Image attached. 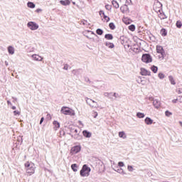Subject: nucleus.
Masks as SVG:
<instances>
[{"label": "nucleus", "mask_w": 182, "mask_h": 182, "mask_svg": "<svg viewBox=\"0 0 182 182\" xmlns=\"http://www.w3.org/2000/svg\"><path fill=\"white\" fill-rule=\"evenodd\" d=\"M25 168H26V173L28 174L29 176H32L33 174H35V164L32 162L27 161L24 164Z\"/></svg>", "instance_id": "obj_1"}, {"label": "nucleus", "mask_w": 182, "mask_h": 182, "mask_svg": "<svg viewBox=\"0 0 182 182\" xmlns=\"http://www.w3.org/2000/svg\"><path fill=\"white\" fill-rule=\"evenodd\" d=\"M90 168H89L87 165H83L82 169L80 171L81 177H89L90 174Z\"/></svg>", "instance_id": "obj_2"}, {"label": "nucleus", "mask_w": 182, "mask_h": 182, "mask_svg": "<svg viewBox=\"0 0 182 182\" xmlns=\"http://www.w3.org/2000/svg\"><path fill=\"white\" fill-rule=\"evenodd\" d=\"M63 114L68 115V116H75V110L72 109L68 107H63L60 110Z\"/></svg>", "instance_id": "obj_3"}, {"label": "nucleus", "mask_w": 182, "mask_h": 182, "mask_svg": "<svg viewBox=\"0 0 182 182\" xmlns=\"http://www.w3.org/2000/svg\"><path fill=\"white\" fill-rule=\"evenodd\" d=\"M156 52L159 53V59L160 60H163L164 59V56H166V52L161 46H156Z\"/></svg>", "instance_id": "obj_4"}, {"label": "nucleus", "mask_w": 182, "mask_h": 182, "mask_svg": "<svg viewBox=\"0 0 182 182\" xmlns=\"http://www.w3.org/2000/svg\"><path fill=\"white\" fill-rule=\"evenodd\" d=\"M70 134L72 137L74 139H77L79 134H80V130L77 129V128H70Z\"/></svg>", "instance_id": "obj_5"}, {"label": "nucleus", "mask_w": 182, "mask_h": 182, "mask_svg": "<svg viewBox=\"0 0 182 182\" xmlns=\"http://www.w3.org/2000/svg\"><path fill=\"white\" fill-rule=\"evenodd\" d=\"M27 26L31 29V31H36L39 28V25L33 21H29L27 23Z\"/></svg>", "instance_id": "obj_6"}, {"label": "nucleus", "mask_w": 182, "mask_h": 182, "mask_svg": "<svg viewBox=\"0 0 182 182\" xmlns=\"http://www.w3.org/2000/svg\"><path fill=\"white\" fill-rule=\"evenodd\" d=\"M142 62H144V63H150L152 62L153 59L151 58V55L149 54H144L141 58Z\"/></svg>", "instance_id": "obj_7"}, {"label": "nucleus", "mask_w": 182, "mask_h": 182, "mask_svg": "<svg viewBox=\"0 0 182 182\" xmlns=\"http://www.w3.org/2000/svg\"><path fill=\"white\" fill-rule=\"evenodd\" d=\"M32 60H34L35 62H42L43 60V57L38 55V54H33L31 56Z\"/></svg>", "instance_id": "obj_8"}, {"label": "nucleus", "mask_w": 182, "mask_h": 182, "mask_svg": "<svg viewBox=\"0 0 182 182\" xmlns=\"http://www.w3.org/2000/svg\"><path fill=\"white\" fill-rule=\"evenodd\" d=\"M163 6V4L160 3V1H156L154 5V9L156 10V12H161L163 9H161Z\"/></svg>", "instance_id": "obj_9"}, {"label": "nucleus", "mask_w": 182, "mask_h": 182, "mask_svg": "<svg viewBox=\"0 0 182 182\" xmlns=\"http://www.w3.org/2000/svg\"><path fill=\"white\" fill-rule=\"evenodd\" d=\"M86 102H87V105L91 106V107H99V105L95 101L92 100L90 98H86Z\"/></svg>", "instance_id": "obj_10"}, {"label": "nucleus", "mask_w": 182, "mask_h": 182, "mask_svg": "<svg viewBox=\"0 0 182 182\" xmlns=\"http://www.w3.org/2000/svg\"><path fill=\"white\" fill-rule=\"evenodd\" d=\"M81 148L79 146H75L71 148L70 153L71 154H77V153H79L80 151Z\"/></svg>", "instance_id": "obj_11"}, {"label": "nucleus", "mask_w": 182, "mask_h": 182, "mask_svg": "<svg viewBox=\"0 0 182 182\" xmlns=\"http://www.w3.org/2000/svg\"><path fill=\"white\" fill-rule=\"evenodd\" d=\"M120 11L122 14H127V12H129V6L124 4L120 7Z\"/></svg>", "instance_id": "obj_12"}, {"label": "nucleus", "mask_w": 182, "mask_h": 182, "mask_svg": "<svg viewBox=\"0 0 182 182\" xmlns=\"http://www.w3.org/2000/svg\"><path fill=\"white\" fill-rule=\"evenodd\" d=\"M125 49L130 48L131 50H133V48H132V42L130 41H127L124 45Z\"/></svg>", "instance_id": "obj_13"}, {"label": "nucleus", "mask_w": 182, "mask_h": 182, "mask_svg": "<svg viewBox=\"0 0 182 182\" xmlns=\"http://www.w3.org/2000/svg\"><path fill=\"white\" fill-rule=\"evenodd\" d=\"M141 75L142 76H150V71H149L146 69H141Z\"/></svg>", "instance_id": "obj_14"}, {"label": "nucleus", "mask_w": 182, "mask_h": 182, "mask_svg": "<svg viewBox=\"0 0 182 182\" xmlns=\"http://www.w3.org/2000/svg\"><path fill=\"white\" fill-rule=\"evenodd\" d=\"M159 14V17L160 18V19H167V16H166V14H164V13L163 12V10H161V11H158Z\"/></svg>", "instance_id": "obj_15"}, {"label": "nucleus", "mask_w": 182, "mask_h": 182, "mask_svg": "<svg viewBox=\"0 0 182 182\" xmlns=\"http://www.w3.org/2000/svg\"><path fill=\"white\" fill-rule=\"evenodd\" d=\"M60 4H61V5H63V6H66L68 5H70V1L69 0H60Z\"/></svg>", "instance_id": "obj_16"}, {"label": "nucleus", "mask_w": 182, "mask_h": 182, "mask_svg": "<svg viewBox=\"0 0 182 182\" xmlns=\"http://www.w3.org/2000/svg\"><path fill=\"white\" fill-rule=\"evenodd\" d=\"M8 52L10 55H14L15 53V48L10 46L8 47Z\"/></svg>", "instance_id": "obj_17"}, {"label": "nucleus", "mask_w": 182, "mask_h": 182, "mask_svg": "<svg viewBox=\"0 0 182 182\" xmlns=\"http://www.w3.org/2000/svg\"><path fill=\"white\" fill-rule=\"evenodd\" d=\"M145 123L146 124H153V119H151L150 117H146L145 119Z\"/></svg>", "instance_id": "obj_18"}, {"label": "nucleus", "mask_w": 182, "mask_h": 182, "mask_svg": "<svg viewBox=\"0 0 182 182\" xmlns=\"http://www.w3.org/2000/svg\"><path fill=\"white\" fill-rule=\"evenodd\" d=\"M53 124L55 126V130H58V129H59V127H60V124L58 121H54L53 122Z\"/></svg>", "instance_id": "obj_19"}, {"label": "nucleus", "mask_w": 182, "mask_h": 182, "mask_svg": "<svg viewBox=\"0 0 182 182\" xmlns=\"http://www.w3.org/2000/svg\"><path fill=\"white\" fill-rule=\"evenodd\" d=\"M83 136H85V137H92V134L87 131H83L82 132Z\"/></svg>", "instance_id": "obj_20"}, {"label": "nucleus", "mask_w": 182, "mask_h": 182, "mask_svg": "<svg viewBox=\"0 0 182 182\" xmlns=\"http://www.w3.org/2000/svg\"><path fill=\"white\" fill-rule=\"evenodd\" d=\"M27 6H28V8H31V9H33V8H35L36 5H35V4H33V2L28 1L27 3Z\"/></svg>", "instance_id": "obj_21"}, {"label": "nucleus", "mask_w": 182, "mask_h": 182, "mask_svg": "<svg viewBox=\"0 0 182 182\" xmlns=\"http://www.w3.org/2000/svg\"><path fill=\"white\" fill-rule=\"evenodd\" d=\"M105 46H107V48H109V49H113V48H114V44H113V43L107 42L105 43Z\"/></svg>", "instance_id": "obj_22"}, {"label": "nucleus", "mask_w": 182, "mask_h": 182, "mask_svg": "<svg viewBox=\"0 0 182 182\" xmlns=\"http://www.w3.org/2000/svg\"><path fill=\"white\" fill-rule=\"evenodd\" d=\"M105 39H107V41H112L113 39V35L112 34H106L105 36Z\"/></svg>", "instance_id": "obj_23"}, {"label": "nucleus", "mask_w": 182, "mask_h": 182, "mask_svg": "<svg viewBox=\"0 0 182 182\" xmlns=\"http://www.w3.org/2000/svg\"><path fill=\"white\" fill-rule=\"evenodd\" d=\"M119 137H121V139H126V133H124V132H119Z\"/></svg>", "instance_id": "obj_24"}, {"label": "nucleus", "mask_w": 182, "mask_h": 182, "mask_svg": "<svg viewBox=\"0 0 182 182\" xmlns=\"http://www.w3.org/2000/svg\"><path fill=\"white\" fill-rule=\"evenodd\" d=\"M71 168H72L73 171H75L76 173V171H77V164H72Z\"/></svg>", "instance_id": "obj_25"}, {"label": "nucleus", "mask_w": 182, "mask_h": 182, "mask_svg": "<svg viewBox=\"0 0 182 182\" xmlns=\"http://www.w3.org/2000/svg\"><path fill=\"white\" fill-rule=\"evenodd\" d=\"M112 4L114 8H116V9H119V3L117 1L113 0L112 1Z\"/></svg>", "instance_id": "obj_26"}, {"label": "nucleus", "mask_w": 182, "mask_h": 182, "mask_svg": "<svg viewBox=\"0 0 182 182\" xmlns=\"http://www.w3.org/2000/svg\"><path fill=\"white\" fill-rule=\"evenodd\" d=\"M161 35H162V36H167V31L165 28H162L161 30Z\"/></svg>", "instance_id": "obj_27"}, {"label": "nucleus", "mask_w": 182, "mask_h": 182, "mask_svg": "<svg viewBox=\"0 0 182 182\" xmlns=\"http://www.w3.org/2000/svg\"><path fill=\"white\" fill-rule=\"evenodd\" d=\"M128 28L129 31H132V32H134V31H136V26L133 24L130 25Z\"/></svg>", "instance_id": "obj_28"}, {"label": "nucleus", "mask_w": 182, "mask_h": 182, "mask_svg": "<svg viewBox=\"0 0 182 182\" xmlns=\"http://www.w3.org/2000/svg\"><path fill=\"white\" fill-rule=\"evenodd\" d=\"M109 26L110 29H112V31H114V29H116V26L113 23H110L109 24Z\"/></svg>", "instance_id": "obj_29"}, {"label": "nucleus", "mask_w": 182, "mask_h": 182, "mask_svg": "<svg viewBox=\"0 0 182 182\" xmlns=\"http://www.w3.org/2000/svg\"><path fill=\"white\" fill-rule=\"evenodd\" d=\"M168 79H169L171 85H176V81H174V78H173V76H169Z\"/></svg>", "instance_id": "obj_30"}, {"label": "nucleus", "mask_w": 182, "mask_h": 182, "mask_svg": "<svg viewBox=\"0 0 182 182\" xmlns=\"http://www.w3.org/2000/svg\"><path fill=\"white\" fill-rule=\"evenodd\" d=\"M137 117H139V119H143V117H144V114L141 112H138L136 114Z\"/></svg>", "instance_id": "obj_31"}, {"label": "nucleus", "mask_w": 182, "mask_h": 182, "mask_svg": "<svg viewBox=\"0 0 182 182\" xmlns=\"http://www.w3.org/2000/svg\"><path fill=\"white\" fill-rule=\"evenodd\" d=\"M96 33L97 35H103V30L100 29V28H98L97 29L96 31Z\"/></svg>", "instance_id": "obj_32"}, {"label": "nucleus", "mask_w": 182, "mask_h": 182, "mask_svg": "<svg viewBox=\"0 0 182 182\" xmlns=\"http://www.w3.org/2000/svg\"><path fill=\"white\" fill-rule=\"evenodd\" d=\"M176 28H181V26H182V23H181V21H176Z\"/></svg>", "instance_id": "obj_33"}, {"label": "nucleus", "mask_w": 182, "mask_h": 182, "mask_svg": "<svg viewBox=\"0 0 182 182\" xmlns=\"http://www.w3.org/2000/svg\"><path fill=\"white\" fill-rule=\"evenodd\" d=\"M171 114H173V113H171L170 111L167 110L165 112V115L167 117H170V116H171Z\"/></svg>", "instance_id": "obj_34"}, {"label": "nucleus", "mask_w": 182, "mask_h": 182, "mask_svg": "<svg viewBox=\"0 0 182 182\" xmlns=\"http://www.w3.org/2000/svg\"><path fill=\"white\" fill-rule=\"evenodd\" d=\"M104 18V21H105V22H109V21H110V18H109V16H103Z\"/></svg>", "instance_id": "obj_35"}, {"label": "nucleus", "mask_w": 182, "mask_h": 182, "mask_svg": "<svg viewBox=\"0 0 182 182\" xmlns=\"http://www.w3.org/2000/svg\"><path fill=\"white\" fill-rule=\"evenodd\" d=\"M14 116H19L21 114V111H14Z\"/></svg>", "instance_id": "obj_36"}, {"label": "nucleus", "mask_w": 182, "mask_h": 182, "mask_svg": "<svg viewBox=\"0 0 182 182\" xmlns=\"http://www.w3.org/2000/svg\"><path fill=\"white\" fill-rule=\"evenodd\" d=\"M105 9L107 10V11H110V9H112V6L109 5V4H107L105 5Z\"/></svg>", "instance_id": "obj_37"}, {"label": "nucleus", "mask_w": 182, "mask_h": 182, "mask_svg": "<svg viewBox=\"0 0 182 182\" xmlns=\"http://www.w3.org/2000/svg\"><path fill=\"white\" fill-rule=\"evenodd\" d=\"M100 15L101 16V18H103V16H105L106 14H105V11H100Z\"/></svg>", "instance_id": "obj_38"}, {"label": "nucleus", "mask_w": 182, "mask_h": 182, "mask_svg": "<svg viewBox=\"0 0 182 182\" xmlns=\"http://www.w3.org/2000/svg\"><path fill=\"white\" fill-rule=\"evenodd\" d=\"M117 172L120 173L121 174H126V173H124V171H123V169L122 168L118 169Z\"/></svg>", "instance_id": "obj_39"}, {"label": "nucleus", "mask_w": 182, "mask_h": 182, "mask_svg": "<svg viewBox=\"0 0 182 182\" xmlns=\"http://www.w3.org/2000/svg\"><path fill=\"white\" fill-rule=\"evenodd\" d=\"M159 79H164V74L159 73Z\"/></svg>", "instance_id": "obj_40"}, {"label": "nucleus", "mask_w": 182, "mask_h": 182, "mask_svg": "<svg viewBox=\"0 0 182 182\" xmlns=\"http://www.w3.org/2000/svg\"><path fill=\"white\" fill-rule=\"evenodd\" d=\"M118 166H119V167H124V163H123V162H119V163H118Z\"/></svg>", "instance_id": "obj_41"}, {"label": "nucleus", "mask_w": 182, "mask_h": 182, "mask_svg": "<svg viewBox=\"0 0 182 182\" xmlns=\"http://www.w3.org/2000/svg\"><path fill=\"white\" fill-rule=\"evenodd\" d=\"M127 168H128V171H133V166H127Z\"/></svg>", "instance_id": "obj_42"}, {"label": "nucleus", "mask_w": 182, "mask_h": 182, "mask_svg": "<svg viewBox=\"0 0 182 182\" xmlns=\"http://www.w3.org/2000/svg\"><path fill=\"white\" fill-rule=\"evenodd\" d=\"M92 114H93L95 119H96V117H97V112H94L92 113Z\"/></svg>", "instance_id": "obj_43"}, {"label": "nucleus", "mask_w": 182, "mask_h": 182, "mask_svg": "<svg viewBox=\"0 0 182 182\" xmlns=\"http://www.w3.org/2000/svg\"><path fill=\"white\" fill-rule=\"evenodd\" d=\"M36 12H37V14H39V12H42V9H37L36 10Z\"/></svg>", "instance_id": "obj_44"}, {"label": "nucleus", "mask_w": 182, "mask_h": 182, "mask_svg": "<svg viewBox=\"0 0 182 182\" xmlns=\"http://www.w3.org/2000/svg\"><path fill=\"white\" fill-rule=\"evenodd\" d=\"M63 69H69V65H68V64H65V65H64Z\"/></svg>", "instance_id": "obj_45"}, {"label": "nucleus", "mask_w": 182, "mask_h": 182, "mask_svg": "<svg viewBox=\"0 0 182 182\" xmlns=\"http://www.w3.org/2000/svg\"><path fill=\"white\" fill-rule=\"evenodd\" d=\"M45 120V118L42 117L40 121V124H42L43 123V121Z\"/></svg>", "instance_id": "obj_46"}, {"label": "nucleus", "mask_w": 182, "mask_h": 182, "mask_svg": "<svg viewBox=\"0 0 182 182\" xmlns=\"http://www.w3.org/2000/svg\"><path fill=\"white\" fill-rule=\"evenodd\" d=\"M152 71L154 72V73H157V69H152Z\"/></svg>", "instance_id": "obj_47"}, {"label": "nucleus", "mask_w": 182, "mask_h": 182, "mask_svg": "<svg viewBox=\"0 0 182 182\" xmlns=\"http://www.w3.org/2000/svg\"><path fill=\"white\" fill-rule=\"evenodd\" d=\"M177 100H178L177 99L172 100V103H177Z\"/></svg>", "instance_id": "obj_48"}, {"label": "nucleus", "mask_w": 182, "mask_h": 182, "mask_svg": "<svg viewBox=\"0 0 182 182\" xmlns=\"http://www.w3.org/2000/svg\"><path fill=\"white\" fill-rule=\"evenodd\" d=\"M11 109H12L13 110H15V109H16V107L13 106V107H11Z\"/></svg>", "instance_id": "obj_49"}, {"label": "nucleus", "mask_w": 182, "mask_h": 182, "mask_svg": "<svg viewBox=\"0 0 182 182\" xmlns=\"http://www.w3.org/2000/svg\"><path fill=\"white\" fill-rule=\"evenodd\" d=\"M179 124L182 127V122H179Z\"/></svg>", "instance_id": "obj_50"}, {"label": "nucleus", "mask_w": 182, "mask_h": 182, "mask_svg": "<svg viewBox=\"0 0 182 182\" xmlns=\"http://www.w3.org/2000/svg\"><path fill=\"white\" fill-rule=\"evenodd\" d=\"M73 5H76V2L73 1Z\"/></svg>", "instance_id": "obj_51"}, {"label": "nucleus", "mask_w": 182, "mask_h": 182, "mask_svg": "<svg viewBox=\"0 0 182 182\" xmlns=\"http://www.w3.org/2000/svg\"><path fill=\"white\" fill-rule=\"evenodd\" d=\"M127 2H132V0H127Z\"/></svg>", "instance_id": "obj_52"}, {"label": "nucleus", "mask_w": 182, "mask_h": 182, "mask_svg": "<svg viewBox=\"0 0 182 182\" xmlns=\"http://www.w3.org/2000/svg\"><path fill=\"white\" fill-rule=\"evenodd\" d=\"M8 105H9V103H11L9 101L7 102Z\"/></svg>", "instance_id": "obj_53"}, {"label": "nucleus", "mask_w": 182, "mask_h": 182, "mask_svg": "<svg viewBox=\"0 0 182 182\" xmlns=\"http://www.w3.org/2000/svg\"><path fill=\"white\" fill-rule=\"evenodd\" d=\"M154 69H157V67H154Z\"/></svg>", "instance_id": "obj_54"}]
</instances>
